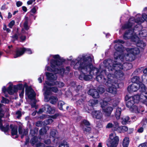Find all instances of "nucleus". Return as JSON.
Segmentation results:
<instances>
[{"instance_id":"f257e3e1","label":"nucleus","mask_w":147,"mask_h":147,"mask_svg":"<svg viewBox=\"0 0 147 147\" xmlns=\"http://www.w3.org/2000/svg\"><path fill=\"white\" fill-rule=\"evenodd\" d=\"M93 56H80L76 59H74L71 65L76 63L74 66L75 69H78L81 72L79 79L80 80H89L96 77L98 81L105 80L102 75L106 74L105 71H101L100 68L98 69L94 67L92 63L94 62Z\"/></svg>"},{"instance_id":"f03ea898","label":"nucleus","mask_w":147,"mask_h":147,"mask_svg":"<svg viewBox=\"0 0 147 147\" xmlns=\"http://www.w3.org/2000/svg\"><path fill=\"white\" fill-rule=\"evenodd\" d=\"M121 56L120 54L115 52L114 54V61L109 59L105 60L103 62L105 66L108 70V67H111L113 73L117 78H120L123 76V74L121 70L124 69L127 70L132 67V64L128 62L131 61H127L125 58H124L123 61H118V59H121Z\"/></svg>"},{"instance_id":"7ed1b4c3","label":"nucleus","mask_w":147,"mask_h":147,"mask_svg":"<svg viewBox=\"0 0 147 147\" xmlns=\"http://www.w3.org/2000/svg\"><path fill=\"white\" fill-rule=\"evenodd\" d=\"M48 62H50L51 66H46L45 69L50 71H53L55 74H58L61 76L68 72L70 69L69 67H67L66 69L61 68L62 67L63 63L65 60L60 56L59 55H50L47 59Z\"/></svg>"},{"instance_id":"20e7f679","label":"nucleus","mask_w":147,"mask_h":147,"mask_svg":"<svg viewBox=\"0 0 147 147\" xmlns=\"http://www.w3.org/2000/svg\"><path fill=\"white\" fill-rule=\"evenodd\" d=\"M114 42L116 43L114 46L116 51V52H118L122 55L121 59H118V61H123L124 58H125L127 61H132L136 59V56L140 53V50L137 47L125 49L121 44L124 43L122 40H115Z\"/></svg>"},{"instance_id":"39448f33","label":"nucleus","mask_w":147,"mask_h":147,"mask_svg":"<svg viewBox=\"0 0 147 147\" xmlns=\"http://www.w3.org/2000/svg\"><path fill=\"white\" fill-rule=\"evenodd\" d=\"M147 93L145 92L141 93L140 96L136 95L133 96L129 97L127 95L125 97V100L127 102L126 103L127 107L130 109L134 106V103L140 102L144 104L147 106Z\"/></svg>"},{"instance_id":"423d86ee","label":"nucleus","mask_w":147,"mask_h":147,"mask_svg":"<svg viewBox=\"0 0 147 147\" xmlns=\"http://www.w3.org/2000/svg\"><path fill=\"white\" fill-rule=\"evenodd\" d=\"M109 71L108 74H107V85L108 87V88L106 89L107 91L113 94H116L117 93L116 88L118 86V84L117 82L115 81V78H116L114 76V74L113 73V69L111 68V66L110 67H108V70ZM107 71V69L106 70V72Z\"/></svg>"},{"instance_id":"0eeeda50","label":"nucleus","mask_w":147,"mask_h":147,"mask_svg":"<svg viewBox=\"0 0 147 147\" xmlns=\"http://www.w3.org/2000/svg\"><path fill=\"white\" fill-rule=\"evenodd\" d=\"M46 75L47 77V81H46L45 83L44 84V88L45 87V88L49 90V92L51 94V92L56 93L58 90L57 88L55 87L50 88V86H52L55 85L54 81L56 80L57 78V77L56 75H53V74L46 72Z\"/></svg>"},{"instance_id":"6e6552de","label":"nucleus","mask_w":147,"mask_h":147,"mask_svg":"<svg viewBox=\"0 0 147 147\" xmlns=\"http://www.w3.org/2000/svg\"><path fill=\"white\" fill-rule=\"evenodd\" d=\"M141 16L140 14H137L136 15V18L135 20H134L133 18H131L129 19L128 22L122 26L119 31V32L121 33V30H122L131 28L134 25L135 23H137L139 24H140L142 23L144 20L141 18Z\"/></svg>"},{"instance_id":"1a4fd4ad","label":"nucleus","mask_w":147,"mask_h":147,"mask_svg":"<svg viewBox=\"0 0 147 147\" xmlns=\"http://www.w3.org/2000/svg\"><path fill=\"white\" fill-rule=\"evenodd\" d=\"M9 87L6 89L5 86H3L2 89V92L5 94L7 92L10 95H12L17 92L18 90H20L23 88L22 84H19L13 86L11 82H9Z\"/></svg>"},{"instance_id":"9d476101","label":"nucleus","mask_w":147,"mask_h":147,"mask_svg":"<svg viewBox=\"0 0 147 147\" xmlns=\"http://www.w3.org/2000/svg\"><path fill=\"white\" fill-rule=\"evenodd\" d=\"M136 26L132 30H130L126 31L124 33L123 37L125 40L130 39L134 42L137 41L139 40V37L136 35L138 32H136Z\"/></svg>"},{"instance_id":"9b49d317","label":"nucleus","mask_w":147,"mask_h":147,"mask_svg":"<svg viewBox=\"0 0 147 147\" xmlns=\"http://www.w3.org/2000/svg\"><path fill=\"white\" fill-rule=\"evenodd\" d=\"M119 142V137L116 134L113 132L109 135V140L107 142V145L109 147H116Z\"/></svg>"},{"instance_id":"f8f14e48","label":"nucleus","mask_w":147,"mask_h":147,"mask_svg":"<svg viewBox=\"0 0 147 147\" xmlns=\"http://www.w3.org/2000/svg\"><path fill=\"white\" fill-rule=\"evenodd\" d=\"M25 94L28 98L33 101V104L32 105V107H34L36 102L35 99L36 94L35 92L31 87H26V88Z\"/></svg>"},{"instance_id":"ddd939ff","label":"nucleus","mask_w":147,"mask_h":147,"mask_svg":"<svg viewBox=\"0 0 147 147\" xmlns=\"http://www.w3.org/2000/svg\"><path fill=\"white\" fill-rule=\"evenodd\" d=\"M43 90L45 91L44 101L45 102L50 101V102L52 104H54L56 103L58 101V99L56 97L52 96L49 97V96L51 94L49 91L45 87L43 88Z\"/></svg>"},{"instance_id":"4468645a","label":"nucleus","mask_w":147,"mask_h":147,"mask_svg":"<svg viewBox=\"0 0 147 147\" xmlns=\"http://www.w3.org/2000/svg\"><path fill=\"white\" fill-rule=\"evenodd\" d=\"M25 52H26L28 54L32 53V51L29 48H18L16 51L15 54L14 56V58H16L22 55Z\"/></svg>"},{"instance_id":"2eb2a0df","label":"nucleus","mask_w":147,"mask_h":147,"mask_svg":"<svg viewBox=\"0 0 147 147\" xmlns=\"http://www.w3.org/2000/svg\"><path fill=\"white\" fill-rule=\"evenodd\" d=\"M100 104L103 111L105 113V115L107 116H110L113 110V107H114V106H113V107L111 106H108L105 108V106L107 105L106 102H105L104 103L102 104V102H100Z\"/></svg>"},{"instance_id":"dca6fc26","label":"nucleus","mask_w":147,"mask_h":147,"mask_svg":"<svg viewBox=\"0 0 147 147\" xmlns=\"http://www.w3.org/2000/svg\"><path fill=\"white\" fill-rule=\"evenodd\" d=\"M131 82L133 83H136L140 85V89H141V93L143 92H147L145 91V87L144 85L140 81V78L138 76H135L132 78L131 80Z\"/></svg>"},{"instance_id":"f3484780","label":"nucleus","mask_w":147,"mask_h":147,"mask_svg":"<svg viewBox=\"0 0 147 147\" xmlns=\"http://www.w3.org/2000/svg\"><path fill=\"white\" fill-rule=\"evenodd\" d=\"M46 111L47 112L50 114H53L54 113L55 110V108L54 107H51L49 105L46 104L45 105L43 108L39 109L38 113H40Z\"/></svg>"},{"instance_id":"a211bd4d","label":"nucleus","mask_w":147,"mask_h":147,"mask_svg":"<svg viewBox=\"0 0 147 147\" xmlns=\"http://www.w3.org/2000/svg\"><path fill=\"white\" fill-rule=\"evenodd\" d=\"M3 115L4 114L2 111L1 109H0V128L2 131H4L5 133L9 131V125H7L5 127L2 126V125L3 123V121L1 120V118L3 117Z\"/></svg>"},{"instance_id":"6ab92c4d","label":"nucleus","mask_w":147,"mask_h":147,"mask_svg":"<svg viewBox=\"0 0 147 147\" xmlns=\"http://www.w3.org/2000/svg\"><path fill=\"white\" fill-rule=\"evenodd\" d=\"M136 32H138L136 34L138 36V35L139 34L140 37H144L147 36V31L146 30H144L139 32L140 28L141 27L140 25H136Z\"/></svg>"},{"instance_id":"aec40b11","label":"nucleus","mask_w":147,"mask_h":147,"mask_svg":"<svg viewBox=\"0 0 147 147\" xmlns=\"http://www.w3.org/2000/svg\"><path fill=\"white\" fill-rule=\"evenodd\" d=\"M140 85L136 83H133L131 85L128 86L127 90L130 92H134L137 91L139 88L140 89ZM141 89H140L141 91Z\"/></svg>"},{"instance_id":"412c9836","label":"nucleus","mask_w":147,"mask_h":147,"mask_svg":"<svg viewBox=\"0 0 147 147\" xmlns=\"http://www.w3.org/2000/svg\"><path fill=\"white\" fill-rule=\"evenodd\" d=\"M53 121V120L51 119H48L46 120L44 122H42L41 121H38L36 123V125L38 127L41 126L42 125H45L51 124Z\"/></svg>"},{"instance_id":"4be33fe9","label":"nucleus","mask_w":147,"mask_h":147,"mask_svg":"<svg viewBox=\"0 0 147 147\" xmlns=\"http://www.w3.org/2000/svg\"><path fill=\"white\" fill-rule=\"evenodd\" d=\"M10 128L11 129V134L12 136H15V138H17L18 137V127L16 125H10Z\"/></svg>"},{"instance_id":"5701e85b","label":"nucleus","mask_w":147,"mask_h":147,"mask_svg":"<svg viewBox=\"0 0 147 147\" xmlns=\"http://www.w3.org/2000/svg\"><path fill=\"white\" fill-rule=\"evenodd\" d=\"M92 114L93 118L97 119H100L102 116V113L99 111H93L92 113Z\"/></svg>"},{"instance_id":"b1692460","label":"nucleus","mask_w":147,"mask_h":147,"mask_svg":"<svg viewBox=\"0 0 147 147\" xmlns=\"http://www.w3.org/2000/svg\"><path fill=\"white\" fill-rule=\"evenodd\" d=\"M118 123L117 121H114V124L111 123H109L107 125L106 127L107 128H113V129L117 131L118 128Z\"/></svg>"},{"instance_id":"393cba45","label":"nucleus","mask_w":147,"mask_h":147,"mask_svg":"<svg viewBox=\"0 0 147 147\" xmlns=\"http://www.w3.org/2000/svg\"><path fill=\"white\" fill-rule=\"evenodd\" d=\"M89 95H91L93 98H97L99 97L98 93L95 89H91L88 93Z\"/></svg>"},{"instance_id":"a878e982","label":"nucleus","mask_w":147,"mask_h":147,"mask_svg":"<svg viewBox=\"0 0 147 147\" xmlns=\"http://www.w3.org/2000/svg\"><path fill=\"white\" fill-rule=\"evenodd\" d=\"M28 17L25 18V21L23 24L24 28H22V31L23 33H25L24 29L27 30L29 29V26L28 25Z\"/></svg>"},{"instance_id":"bb28decb","label":"nucleus","mask_w":147,"mask_h":147,"mask_svg":"<svg viewBox=\"0 0 147 147\" xmlns=\"http://www.w3.org/2000/svg\"><path fill=\"white\" fill-rule=\"evenodd\" d=\"M18 131L19 134L21 135L22 138H23L24 136L26 135L28 133V130H24L23 131L20 127H19Z\"/></svg>"},{"instance_id":"cd10ccee","label":"nucleus","mask_w":147,"mask_h":147,"mask_svg":"<svg viewBox=\"0 0 147 147\" xmlns=\"http://www.w3.org/2000/svg\"><path fill=\"white\" fill-rule=\"evenodd\" d=\"M129 142V138L127 137H125L123 140L122 143L123 147H128Z\"/></svg>"},{"instance_id":"c85d7f7f","label":"nucleus","mask_w":147,"mask_h":147,"mask_svg":"<svg viewBox=\"0 0 147 147\" xmlns=\"http://www.w3.org/2000/svg\"><path fill=\"white\" fill-rule=\"evenodd\" d=\"M128 130L127 127L125 126H119V124H118V128L117 131L119 132H124Z\"/></svg>"},{"instance_id":"c756f323","label":"nucleus","mask_w":147,"mask_h":147,"mask_svg":"<svg viewBox=\"0 0 147 147\" xmlns=\"http://www.w3.org/2000/svg\"><path fill=\"white\" fill-rule=\"evenodd\" d=\"M121 109L120 108L117 107L116 109L115 115L117 119H119L121 113Z\"/></svg>"},{"instance_id":"7c9ffc66","label":"nucleus","mask_w":147,"mask_h":147,"mask_svg":"<svg viewBox=\"0 0 147 147\" xmlns=\"http://www.w3.org/2000/svg\"><path fill=\"white\" fill-rule=\"evenodd\" d=\"M122 123L124 125L126 124L127 123H129V118L128 116H126L122 118Z\"/></svg>"},{"instance_id":"2f4dec72","label":"nucleus","mask_w":147,"mask_h":147,"mask_svg":"<svg viewBox=\"0 0 147 147\" xmlns=\"http://www.w3.org/2000/svg\"><path fill=\"white\" fill-rule=\"evenodd\" d=\"M57 133V131L55 129H53L50 133L51 136L53 138H54V142H55L56 138Z\"/></svg>"},{"instance_id":"473e14b6","label":"nucleus","mask_w":147,"mask_h":147,"mask_svg":"<svg viewBox=\"0 0 147 147\" xmlns=\"http://www.w3.org/2000/svg\"><path fill=\"white\" fill-rule=\"evenodd\" d=\"M49 129L48 126H46L44 128H42L40 131V135H43L45 134L47 131V130Z\"/></svg>"},{"instance_id":"72a5a7b5","label":"nucleus","mask_w":147,"mask_h":147,"mask_svg":"<svg viewBox=\"0 0 147 147\" xmlns=\"http://www.w3.org/2000/svg\"><path fill=\"white\" fill-rule=\"evenodd\" d=\"M138 40H139V39ZM136 42H137V46L141 48H143L146 46L145 43L142 41H139V40H138Z\"/></svg>"},{"instance_id":"f704fd0d","label":"nucleus","mask_w":147,"mask_h":147,"mask_svg":"<svg viewBox=\"0 0 147 147\" xmlns=\"http://www.w3.org/2000/svg\"><path fill=\"white\" fill-rule=\"evenodd\" d=\"M130 110L132 112H134L135 113H138L140 111V110H138L137 107L135 105H134Z\"/></svg>"},{"instance_id":"c9c22d12","label":"nucleus","mask_w":147,"mask_h":147,"mask_svg":"<svg viewBox=\"0 0 147 147\" xmlns=\"http://www.w3.org/2000/svg\"><path fill=\"white\" fill-rule=\"evenodd\" d=\"M55 81H54V82L55 83V84L59 88H61L63 87L64 86V84L62 82H55Z\"/></svg>"},{"instance_id":"e433bc0d","label":"nucleus","mask_w":147,"mask_h":147,"mask_svg":"<svg viewBox=\"0 0 147 147\" xmlns=\"http://www.w3.org/2000/svg\"><path fill=\"white\" fill-rule=\"evenodd\" d=\"M89 102L90 105L92 106H94L98 103V102L97 100L94 99L90 100Z\"/></svg>"},{"instance_id":"4c0bfd02","label":"nucleus","mask_w":147,"mask_h":147,"mask_svg":"<svg viewBox=\"0 0 147 147\" xmlns=\"http://www.w3.org/2000/svg\"><path fill=\"white\" fill-rule=\"evenodd\" d=\"M59 147H69V144L66 141H63L61 143Z\"/></svg>"},{"instance_id":"58836bf2","label":"nucleus","mask_w":147,"mask_h":147,"mask_svg":"<svg viewBox=\"0 0 147 147\" xmlns=\"http://www.w3.org/2000/svg\"><path fill=\"white\" fill-rule=\"evenodd\" d=\"M111 98H109V97H106V98H104L103 100H101L100 101V103L101 102H102V104H103V103H104L103 102H104V103L105 102H107H107H109L110 101H111Z\"/></svg>"},{"instance_id":"ea45409f","label":"nucleus","mask_w":147,"mask_h":147,"mask_svg":"<svg viewBox=\"0 0 147 147\" xmlns=\"http://www.w3.org/2000/svg\"><path fill=\"white\" fill-rule=\"evenodd\" d=\"M64 104V102L62 101H60L58 103V106L59 109L61 110H62L63 109V106Z\"/></svg>"},{"instance_id":"a19ab883","label":"nucleus","mask_w":147,"mask_h":147,"mask_svg":"<svg viewBox=\"0 0 147 147\" xmlns=\"http://www.w3.org/2000/svg\"><path fill=\"white\" fill-rule=\"evenodd\" d=\"M1 102L4 104H8L9 103V100L7 98L2 97V99L1 101Z\"/></svg>"},{"instance_id":"79ce46f5","label":"nucleus","mask_w":147,"mask_h":147,"mask_svg":"<svg viewBox=\"0 0 147 147\" xmlns=\"http://www.w3.org/2000/svg\"><path fill=\"white\" fill-rule=\"evenodd\" d=\"M82 128L84 131L86 132H89L91 129L90 127L86 126H83Z\"/></svg>"},{"instance_id":"37998d69","label":"nucleus","mask_w":147,"mask_h":147,"mask_svg":"<svg viewBox=\"0 0 147 147\" xmlns=\"http://www.w3.org/2000/svg\"><path fill=\"white\" fill-rule=\"evenodd\" d=\"M83 124L87 126L89 125H90V123L89 121L86 120H83L82 123V126L83 127L84 126L83 125Z\"/></svg>"},{"instance_id":"c03bdc74","label":"nucleus","mask_w":147,"mask_h":147,"mask_svg":"<svg viewBox=\"0 0 147 147\" xmlns=\"http://www.w3.org/2000/svg\"><path fill=\"white\" fill-rule=\"evenodd\" d=\"M16 115L17 118L19 119L21 116V111H18L16 112Z\"/></svg>"},{"instance_id":"a18cd8bd","label":"nucleus","mask_w":147,"mask_h":147,"mask_svg":"<svg viewBox=\"0 0 147 147\" xmlns=\"http://www.w3.org/2000/svg\"><path fill=\"white\" fill-rule=\"evenodd\" d=\"M15 24V21L12 20L9 24L8 26L10 28H12Z\"/></svg>"},{"instance_id":"49530a36","label":"nucleus","mask_w":147,"mask_h":147,"mask_svg":"<svg viewBox=\"0 0 147 147\" xmlns=\"http://www.w3.org/2000/svg\"><path fill=\"white\" fill-rule=\"evenodd\" d=\"M38 9V7L36 6H34L31 10L30 11L32 13L35 14Z\"/></svg>"},{"instance_id":"de8ad7c7","label":"nucleus","mask_w":147,"mask_h":147,"mask_svg":"<svg viewBox=\"0 0 147 147\" xmlns=\"http://www.w3.org/2000/svg\"><path fill=\"white\" fill-rule=\"evenodd\" d=\"M3 29L4 30L8 32H9L10 31V29L7 28V26L5 24H3Z\"/></svg>"},{"instance_id":"09e8293b","label":"nucleus","mask_w":147,"mask_h":147,"mask_svg":"<svg viewBox=\"0 0 147 147\" xmlns=\"http://www.w3.org/2000/svg\"><path fill=\"white\" fill-rule=\"evenodd\" d=\"M138 147H147V142H145L140 144Z\"/></svg>"},{"instance_id":"8fccbe9b","label":"nucleus","mask_w":147,"mask_h":147,"mask_svg":"<svg viewBox=\"0 0 147 147\" xmlns=\"http://www.w3.org/2000/svg\"><path fill=\"white\" fill-rule=\"evenodd\" d=\"M99 93L100 94H102L105 91L104 89L102 87H100L98 89Z\"/></svg>"},{"instance_id":"3c124183","label":"nucleus","mask_w":147,"mask_h":147,"mask_svg":"<svg viewBox=\"0 0 147 147\" xmlns=\"http://www.w3.org/2000/svg\"><path fill=\"white\" fill-rule=\"evenodd\" d=\"M36 147H45V145L43 143H39L37 144Z\"/></svg>"},{"instance_id":"603ef678","label":"nucleus","mask_w":147,"mask_h":147,"mask_svg":"<svg viewBox=\"0 0 147 147\" xmlns=\"http://www.w3.org/2000/svg\"><path fill=\"white\" fill-rule=\"evenodd\" d=\"M142 17L144 20H146L147 22V15L144 13H143L142 15Z\"/></svg>"},{"instance_id":"864d4df0","label":"nucleus","mask_w":147,"mask_h":147,"mask_svg":"<svg viewBox=\"0 0 147 147\" xmlns=\"http://www.w3.org/2000/svg\"><path fill=\"white\" fill-rule=\"evenodd\" d=\"M24 93V89H23L22 90L21 92L19 94V96L21 98H22L23 97Z\"/></svg>"},{"instance_id":"5fc2aeb1","label":"nucleus","mask_w":147,"mask_h":147,"mask_svg":"<svg viewBox=\"0 0 147 147\" xmlns=\"http://www.w3.org/2000/svg\"><path fill=\"white\" fill-rule=\"evenodd\" d=\"M36 0H29L27 2V4L28 5L32 4L33 2H34Z\"/></svg>"},{"instance_id":"6e6d98bb","label":"nucleus","mask_w":147,"mask_h":147,"mask_svg":"<svg viewBox=\"0 0 147 147\" xmlns=\"http://www.w3.org/2000/svg\"><path fill=\"white\" fill-rule=\"evenodd\" d=\"M22 3L20 1H18L16 2V5L18 7H19L22 6Z\"/></svg>"},{"instance_id":"4d7b16f0","label":"nucleus","mask_w":147,"mask_h":147,"mask_svg":"<svg viewBox=\"0 0 147 147\" xmlns=\"http://www.w3.org/2000/svg\"><path fill=\"white\" fill-rule=\"evenodd\" d=\"M83 100L82 99H80L77 102V104L80 105L82 104L83 102Z\"/></svg>"},{"instance_id":"13d9d810","label":"nucleus","mask_w":147,"mask_h":147,"mask_svg":"<svg viewBox=\"0 0 147 147\" xmlns=\"http://www.w3.org/2000/svg\"><path fill=\"white\" fill-rule=\"evenodd\" d=\"M20 39L22 41H24L26 39V37L24 36H22L20 37Z\"/></svg>"},{"instance_id":"bf43d9fd","label":"nucleus","mask_w":147,"mask_h":147,"mask_svg":"<svg viewBox=\"0 0 147 147\" xmlns=\"http://www.w3.org/2000/svg\"><path fill=\"white\" fill-rule=\"evenodd\" d=\"M44 142L47 144H49L51 143V142L50 140L49 139L45 140Z\"/></svg>"},{"instance_id":"052dcab7","label":"nucleus","mask_w":147,"mask_h":147,"mask_svg":"<svg viewBox=\"0 0 147 147\" xmlns=\"http://www.w3.org/2000/svg\"><path fill=\"white\" fill-rule=\"evenodd\" d=\"M143 131V128L142 127H141L138 130V132L139 133H142Z\"/></svg>"},{"instance_id":"680f3d73","label":"nucleus","mask_w":147,"mask_h":147,"mask_svg":"<svg viewBox=\"0 0 147 147\" xmlns=\"http://www.w3.org/2000/svg\"><path fill=\"white\" fill-rule=\"evenodd\" d=\"M12 38L14 40L17 39L18 36L17 34H15L12 36Z\"/></svg>"},{"instance_id":"e2e57ef3","label":"nucleus","mask_w":147,"mask_h":147,"mask_svg":"<svg viewBox=\"0 0 147 147\" xmlns=\"http://www.w3.org/2000/svg\"><path fill=\"white\" fill-rule=\"evenodd\" d=\"M23 10L24 12H26L27 11V8L25 6H23L22 7Z\"/></svg>"},{"instance_id":"0e129e2a","label":"nucleus","mask_w":147,"mask_h":147,"mask_svg":"<svg viewBox=\"0 0 147 147\" xmlns=\"http://www.w3.org/2000/svg\"><path fill=\"white\" fill-rule=\"evenodd\" d=\"M58 116V114H55L54 115L52 116L51 117L53 119H55Z\"/></svg>"},{"instance_id":"69168bd1","label":"nucleus","mask_w":147,"mask_h":147,"mask_svg":"<svg viewBox=\"0 0 147 147\" xmlns=\"http://www.w3.org/2000/svg\"><path fill=\"white\" fill-rule=\"evenodd\" d=\"M12 17V14L10 12L8 13V15L7 17V18L8 19Z\"/></svg>"},{"instance_id":"338daca9","label":"nucleus","mask_w":147,"mask_h":147,"mask_svg":"<svg viewBox=\"0 0 147 147\" xmlns=\"http://www.w3.org/2000/svg\"><path fill=\"white\" fill-rule=\"evenodd\" d=\"M143 72L144 74L147 75V67L144 70Z\"/></svg>"},{"instance_id":"774afa93","label":"nucleus","mask_w":147,"mask_h":147,"mask_svg":"<svg viewBox=\"0 0 147 147\" xmlns=\"http://www.w3.org/2000/svg\"><path fill=\"white\" fill-rule=\"evenodd\" d=\"M42 76H40V77H39V78H38V81L40 83H41L42 82Z\"/></svg>"}]
</instances>
